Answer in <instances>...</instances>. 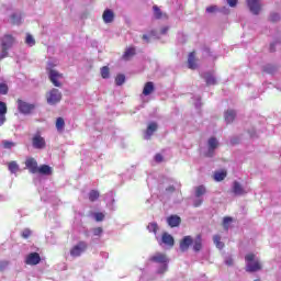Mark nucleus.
Here are the masks:
<instances>
[{
  "instance_id": "nucleus-58",
  "label": "nucleus",
  "mask_w": 281,
  "mask_h": 281,
  "mask_svg": "<svg viewBox=\"0 0 281 281\" xmlns=\"http://www.w3.org/2000/svg\"><path fill=\"white\" fill-rule=\"evenodd\" d=\"M168 30L169 27L168 26H164L161 30H160V34H168Z\"/></svg>"
},
{
  "instance_id": "nucleus-21",
  "label": "nucleus",
  "mask_w": 281,
  "mask_h": 281,
  "mask_svg": "<svg viewBox=\"0 0 281 281\" xmlns=\"http://www.w3.org/2000/svg\"><path fill=\"white\" fill-rule=\"evenodd\" d=\"M102 16L104 23H113V20L115 19V13H113V10L111 9H105Z\"/></svg>"
},
{
  "instance_id": "nucleus-9",
  "label": "nucleus",
  "mask_w": 281,
  "mask_h": 281,
  "mask_svg": "<svg viewBox=\"0 0 281 281\" xmlns=\"http://www.w3.org/2000/svg\"><path fill=\"white\" fill-rule=\"evenodd\" d=\"M25 168L29 170L31 175L38 173V161L35 160L34 157H29L25 160Z\"/></svg>"
},
{
  "instance_id": "nucleus-42",
  "label": "nucleus",
  "mask_w": 281,
  "mask_h": 281,
  "mask_svg": "<svg viewBox=\"0 0 281 281\" xmlns=\"http://www.w3.org/2000/svg\"><path fill=\"white\" fill-rule=\"evenodd\" d=\"M153 10L155 19H161V16H164V13L161 12V9H159V7L154 5Z\"/></svg>"
},
{
  "instance_id": "nucleus-3",
  "label": "nucleus",
  "mask_w": 281,
  "mask_h": 281,
  "mask_svg": "<svg viewBox=\"0 0 281 281\" xmlns=\"http://www.w3.org/2000/svg\"><path fill=\"white\" fill-rule=\"evenodd\" d=\"M87 249H89V243L80 240L70 249V256L72 258H80V256H82Z\"/></svg>"
},
{
  "instance_id": "nucleus-28",
  "label": "nucleus",
  "mask_w": 281,
  "mask_h": 281,
  "mask_svg": "<svg viewBox=\"0 0 281 281\" xmlns=\"http://www.w3.org/2000/svg\"><path fill=\"white\" fill-rule=\"evenodd\" d=\"M135 54H136L135 48L134 47H128V48L125 49L122 58H123V60H130V59L133 58V56H135Z\"/></svg>"
},
{
  "instance_id": "nucleus-60",
  "label": "nucleus",
  "mask_w": 281,
  "mask_h": 281,
  "mask_svg": "<svg viewBox=\"0 0 281 281\" xmlns=\"http://www.w3.org/2000/svg\"><path fill=\"white\" fill-rule=\"evenodd\" d=\"M8 267V262H0V269H5Z\"/></svg>"
},
{
  "instance_id": "nucleus-55",
  "label": "nucleus",
  "mask_w": 281,
  "mask_h": 281,
  "mask_svg": "<svg viewBox=\"0 0 281 281\" xmlns=\"http://www.w3.org/2000/svg\"><path fill=\"white\" fill-rule=\"evenodd\" d=\"M108 207H110L111 210H115V199H112V200L108 203Z\"/></svg>"
},
{
  "instance_id": "nucleus-53",
  "label": "nucleus",
  "mask_w": 281,
  "mask_h": 281,
  "mask_svg": "<svg viewBox=\"0 0 281 281\" xmlns=\"http://www.w3.org/2000/svg\"><path fill=\"white\" fill-rule=\"evenodd\" d=\"M226 1L231 8H236V5L238 4V0H226Z\"/></svg>"
},
{
  "instance_id": "nucleus-15",
  "label": "nucleus",
  "mask_w": 281,
  "mask_h": 281,
  "mask_svg": "<svg viewBox=\"0 0 281 281\" xmlns=\"http://www.w3.org/2000/svg\"><path fill=\"white\" fill-rule=\"evenodd\" d=\"M251 14H260V0H247Z\"/></svg>"
},
{
  "instance_id": "nucleus-63",
  "label": "nucleus",
  "mask_w": 281,
  "mask_h": 281,
  "mask_svg": "<svg viewBox=\"0 0 281 281\" xmlns=\"http://www.w3.org/2000/svg\"><path fill=\"white\" fill-rule=\"evenodd\" d=\"M255 281H260L259 279H256Z\"/></svg>"
},
{
  "instance_id": "nucleus-20",
  "label": "nucleus",
  "mask_w": 281,
  "mask_h": 281,
  "mask_svg": "<svg viewBox=\"0 0 281 281\" xmlns=\"http://www.w3.org/2000/svg\"><path fill=\"white\" fill-rule=\"evenodd\" d=\"M201 77L205 80L206 85L210 87L216 85V77L210 71L201 74Z\"/></svg>"
},
{
  "instance_id": "nucleus-18",
  "label": "nucleus",
  "mask_w": 281,
  "mask_h": 281,
  "mask_svg": "<svg viewBox=\"0 0 281 281\" xmlns=\"http://www.w3.org/2000/svg\"><path fill=\"white\" fill-rule=\"evenodd\" d=\"M169 227H179L181 225V217L179 215H170L167 217Z\"/></svg>"
},
{
  "instance_id": "nucleus-43",
  "label": "nucleus",
  "mask_w": 281,
  "mask_h": 281,
  "mask_svg": "<svg viewBox=\"0 0 281 281\" xmlns=\"http://www.w3.org/2000/svg\"><path fill=\"white\" fill-rule=\"evenodd\" d=\"M234 221V218L226 216L223 218V227L224 229L227 232V229H229V223H232Z\"/></svg>"
},
{
  "instance_id": "nucleus-26",
  "label": "nucleus",
  "mask_w": 281,
  "mask_h": 281,
  "mask_svg": "<svg viewBox=\"0 0 281 281\" xmlns=\"http://www.w3.org/2000/svg\"><path fill=\"white\" fill-rule=\"evenodd\" d=\"M147 229L150 234H154L156 237V240H159V236H157V232L159 231V225L157 224V222H150L147 225Z\"/></svg>"
},
{
  "instance_id": "nucleus-7",
  "label": "nucleus",
  "mask_w": 281,
  "mask_h": 281,
  "mask_svg": "<svg viewBox=\"0 0 281 281\" xmlns=\"http://www.w3.org/2000/svg\"><path fill=\"white\" fill-rule=\"evenodd\" d=\"M32 146L35 150H43L47 146V143L45 142V138L41 136V133H36L32 137Z\"/></svg>"
},
{
  "instance_id": "nucleus-11",
  "label": "nucleus",
  "mask_w": 281,
  "mask_h": 281,
  "mask_svg": "<svg viewBox=\"0 0 281 281\" xmlns=\"http://www.w3.org/2000/svg\"><path fill=\"white\" fill-rule=\"evenodd\" d=\"M14 43H16V40H14V36L10 35V34H5L1 38L2 49H12V46L14 45Z\"/></svg>"
},
{
  "instance_id": "nucleus-52",
  "label": "nucleus",
  "mask_w": 281,
  "mask_h": 281,
  "mask_svg": "<svg viewBox=\"0 0 281 281\" xmlns=\"http://www.w3.org/2000/svg\"><path fill=\"white\" fill-rule=\"evenodd\" d=\"M203 56H214V55H212V50L210 49V47H204Z\"/></svg>"
},
{
  "instance_id": "nucleus-10",
  "label": "nucleus",
  "mask_w": 281,
  "mask_h": 281,
  "mask_svg": "<svg viewBox=\"0 0 281 281\" xmlns=\"http://www.w3.org/2000/svg\"><path fill=\"white\" fill-rule=\"evenodd\" d=\"M24 262L30 267H36V265H41V255L38 252H30L25 257Z\"/></svg>"
},
{
  "instance_id": "nucleus-36",
  "label": "nucleus",
  "mask_w": 281,
  "mask_h": 281,
  "mask_svg": "<svg viewBox=\"0 0 281 281\" xmlns=\"http://www.w3.org/2000/svg\"><path fill=\"white\" fill-rule=\"evenodd\" d=\"M263 71L266 74H276V71H278V68L274 65L267 64L266 66H263Z\"/></svg>"
},
{
  "instance_id": "nucleus-30",
  "label": "nucleus",
  "mask_w": 281,
  "mask_h": 281,
  "mask_svg": "<svg viewBox=\"0 0 281 281\" xmlns=\"http://www.w3.org/2000/svg\"><path fill=\"white\" fill-rule=\"evenodd\" d=\"M194 192L195 198H203V194L207 192V189L205 188V186L201 184L195 187Z\"/></svg>"
},
{
  "instance_id": "nucleus-19",
  "label": "nucleus",
  "mask_w": 281,
  "mask_h": 281,
  "mask_svg": "<svg viewBox=\"0 0 281 281\" xmlns=\"http://www.w3.org/2000/svg\"><path fill=\"white\" fill-rule=\"evenodd\" d=\"M214 12H222L223 14H229V9L224 7L218 9L216 5H211L206 8V14H214Z\"/></svg>"
},
{
  "instance_id": "nucleus-2",
  "label": "nucleus",
  "mask_w": 281,
  "mask_h": 281,
  "mask_svg": "<svg viewBox=\"0 0 281 281\" xmlns=\"http://www.w3.org/2000/svg\"><path fill=\"white\" fill-rule=\"evenodd\" d=\"M246 260V271L248 273H256V271H260L262 266L260 265V260L254 254H248L245 257Z\"/></svg>"
},
{
  "instance_id": "nucleus-14",
  "label": "nucleus",
  "mask_w": 281,
  "mask_h": 281,
  "mask_svg": "<svg viewBox=\"0 0 281 281\" xmlns=\"http://www.w3.org/2000/svg\"><path fill=\"white\" fill-rule=\"evenodd\" d=\"M48 78L54 87H60L58 78H63V75H60L58 71H56L55 69H49Z\"/></svg>"
},
{
  "instance_id": "nucleus-25",
  "label": "nucleus",
  "mask_w": 281,
  "mask_h": 281,
  "mask_svg": "<svg viewBox=\"0 0 281 281\" xmlns=\"http://www.w3.org/2000/svg\"><path fill=\"white\" fill-rule=\"evenodd\" d=\"M233 193L236 196H240L241 194H245V189H243V186H240V182L238 181L233 182Z\"/></svg>"
},
{
  "instance_id": "nucleus-34",
  "label": "nucleus",
  "mask_w": 281,
  "mask_h": 281,
  "mask_svg": "<svg viewBox=\"0 0 281 281\" xmlns=\"http://www.w3.org/2000/svg\"><path fill=\"white\" fill-rule=\"evenodd\" d=\"M213 241H214V245L217 247V249H223L225 247V244L221 241V235H214Z\"/></svg>"
},
{
  "instance_id": "nucleus-41",
  "label": "nucleus",
  "mask_w": 281,
  "mask_h": 281,
  "mask_svg": "<svg viewBox=\"0 0 281 281\" xmlns=\"http://www.w3.org/2000/svg\"><path fill=\"white\" fill-rule=\"evenodd\" d=\"M92 218H94V221H97V223H102V221H104V213H102V212L93 213Z\"/></svg>"
},
{
  "instance_id": "nucleus-17",
  "label": "nucleus",
  "mask_w": 281,
  "mask_h": 281,
  "mask_svg": "<svg viewBox=\"0 0 281 281\" xmlns=\"http://www.w3.org/2000/svg\"><path fill=\"white\" fill-rule=\"evenodd\" d=\"M8 113V105L5 104V102L0 101V126H3V124H5V121L8 120L5 117Z\"/></svg>"
},
{
  "instance_id": "nucleus-33",
  "label": "nucleus",
  "mask_w": 281,
  "mask_h": 281,
  "mask_svg": "<svg viewBox=\"0 0 281 281\" xmlns=\"http://www.w3.org/2000/svg\"><path fill=\"white\" fill-rule=\"evenodd\" d=\"M225 177H227V172L225 171H216L214 173V180L217 182L224 181Z\"/></svg>"
},
{
  "instance_id": "nucleus-13",
  "label": "nucleus",
  "mask_w": 281,
  "mask_h": 281,
  "mask_svg": "<svg viewBox=\"0 0 281 281\" xmlns=\"http://www.w3.org/2000/svg\"><path fill=\"white\" fill-rule=\"evenodd\" d=\"M193 243L192 236H184L180 241V250L183 252L188 251Z\"/></svg>"
},
{
  "instance_id": "nucleus-39",
  "label": "nucleus",
  "mask_w": 281,
  "mask_h": 281,
  "mask_svg": "<svg viewBox=\"0 0 281 281\" xmlns=\"http://www.w3.org/2000/svg\"><path fill=\"white\" fill-rule=\"evenodd\" d=\"M115 82H116L117 87H122V85H124V82H126V76L117 75L115 78Z\"/></svg>"
},
{
  "instance_id": "nucleus-31",
  "label": "nucleus",
  "mask_w": 281,
  "mask_h": 281,
  "mask_svg": "<svg viewBox=\"0 0 281 281\" xmlns=\"http://www.w3.org/2000/svg\"><path fill=\"white\" fill-rule=\"evenodd\" d=\"M203 248V244L201 243V235H198L193 241V251L198 252L201 251Z\"/></svg>"
},
{
  "instance_id": "nucleus-16",
  "label": "nucleus",
  "mask_w": 281,
  "mask_h": 281,
  "mask_svg": "<svg viewBox=\"0 0 281 281\" xmlns=\"http://www.w3.org/2000/svg\"><path fill=\"white\" fill-rule=\"evenodd\" d=\"M158 243H162V245H167L168 247H175V237L168 233H164L160 241Z\"/></svg>"
},
{
  "instance_id": "nucleus-24",
  "label": "nucleus",
  "mask_w": 281,
  "mask_h": 281,
  "mask_svg": "<svg viewBox=\"0 0 281 281\" xmlns=\"http://www.w3.org/2000/svg\"><path fill=\"white\" fill-rule=\"evenodd\" d=\"M37 173L49 177V175H52V167H49V165H41L40 167H37Z\"/></svg>"
},
{
  "instance_id": "nucleus-32",
  "label": "nucleus",
  "mask_w": 281,
  "mask_h": 281,
  "mask_svg": "<svg viewBox=\"0 0 281 281\" xmlns=\"http://www.w3.org/2000/svg\"><path fill=\"white\" fill-rule=\"evenodd\" d=\"M189 69H196V63L194 61V53H190L188 57Z\"/></svg>"
},
{
  "instance_id": "nucleus-27",
  "label": "nucleus",
  "mask_w": 281,
  "mask_h": 281,
  "mask_svg": "<svg viewBox=\"0 0 281 281\" xmlns=\"http://www.w3.org/2000/svg\"><path fill=\"white\" fill-rule=\"evenodd\" d=\"M153 91H155V83L153 81L146 82L143 89V95H150Z\"/></svg>"
},
{
  "instance_id": "nucleus-8",
  "label": "nucleus",
  "mask_w": 281,
  "mask_h": 281,
  "mask_svg": "<svg viewBox=\"0 0 281 281\" xmlns=\"http://www.w3.org/2000/svg\"><path fill=\"white\" fill-rule=\"evenodd\" d=\"M216 148H218V139H216V137L209 138L207 150L204 153L205 157H209V158L214 157V153H216Z\"/></svg>"
},
{
  "instance_id": "nucleus-61",
  "label": "nucleus",
  "mask_w": 281,
  "mask_h": 281,
  "mask_svg": "<svg viewBox=\"0 0 281 281\" xmlns=\"http://www.w3.org/2000/svg\"><path fill=\"white\" fill-rule=\"evenodd\" d=\"M143 41L148 42V35H143Z\"/></svg>"
},
{
  "instance_id": "nucleus-22",
  "label": "nucleus",
  "mask_w": 281,
  "mask_h": 281,
  "mask_svg": "<svg viewBox=\"0 0 281 281\" xmlns=\"http://www.w3.org/2000/svg\"><path fill=\"white\" fill-rule=\"evenodd\" d=\"M21 21H23V15L21 12H13L10 16V22L12 25H21Z\"/></svg>"
},
{
  "instance_id": "nucleus-23",
  "label": "nucleus",
  "mask_w": 281,
  "mask_h": 281,
  "mask_svg": "<svg viewBox=\"0 0 281 281\" xmlns=\"http://www.w3.org/2000/svg\"><path fill=\"white\" fill-rule=\"evenodd\" d=\"M224 119L226 124H232L234 120H236V111L235 110H227L224 114Z\"/></svg>"
},
{
  "instance_id": "nucleus-4",
  "label": "nucleus",
  "mask_w": 281,
  "mask_h": 281,
  "mask_svg": "<svg viewBox=\"0 0 281 281\" xmlns=\"http://www.w3.org/2000/svg\"><path fill=\"white\" fill-rule=\"evenodd\" d=\"M167 183L168 184L165 187V191L162 193L164 199H170V196L181 188V183L172 179L167 180Z\"/></svg>"
},
{
  "instance_id": "nucleus-12",
  "label": "nucleus",
  "mask_w": 281,
  "mask_h": 281,
  "mask_svg": "<svg viewBox=\"0 0 281 281\" xmlns=\"http://www.w3.org/2000/svg\"><path fill=\"white\" fill-rule=\"evenodd\" d=\"M158 128H159V125L157 124V122L148 123L147 130L145 131V134H144V139L146 140L150 139L153 135H155Z\"/></svg>"
},
{
  "instance_id": "nucleus-1",
  "label": "nucleus",
  "mask_w": 281,
  "mask_h": 281,
  "mask_svg": "<svg viewBox=\"0 0 281 281\" xmlns=\"http://www.w3.org/2000/svg\"><path fill=\"white\" fill-rule=\"evenodd\" d=\"M150 262H155L156 265H160L157 269L158 274L166 273L168 271V257L161 252H156L154 256L149 258Z\"/></svg>"
},
{
  "instance_id": "nucleus-35",
  "label": "nucleus",
  "mask_w": 281,
  "mask_h": 281,
  "mask_svg": "<svg viewBox=\"0 0 281 281\" xmlns=\"http://www.w3.org/2000/svg\"><path fill=\"white\" fill-rule=\"evenodd\" d=\"M98 199H100V192H98V190H91L89 192V201H91L92 203L98 201Z\"/></svg>"
},
{
  "instance_id": "nucleus-37",
  "label": "nucleus",
  "mask_w": 281,
  "mask_h": 281,
  "mask_svg": "<svg viewBox=\"0 0 281 281\" xmlns=\"http://www.w3.org/2000/svg\"><path fill=\"white\" fill-rule=\"evenodd\" d=\"M56 128L57 131H65V119L64 117H58L56 120Z\"/></svg>"
},
{
  "instance_id": "nucleus-62",
  "label": "nucleus",
  "mask_w": 281,
  "mask_h": 281,
  "mask_svg": "<svg viewBox=\"0 0 281 281\" xmlns=\"http://www.w3.org/2000/svg\"><path fill=\"white\" fill-rule=\"evenodd\" d=\"M150 201H151V200H150V199H148V200L146 201V203H150Z\"/></svg>"
},
{
  "instance_id": "nucleus-51",
  "label": "nucleus",
  "mask_w": 281,
  "mask_h": 281,
  "mask_svg": "<svg viewBox=\"0 0 281 281\" xmlns=\"http://www.w3.org/2000/svg\"><path fill=\"white\" fill-rule=\"evenodd\" d=\"M194 106L195 109H201V97H194Z\"/></svg>"
},
{
  "instance_id": "nucleus-47",
  "label": "nucleus",
  "mask_w": 281,
  "mask_h": 281,
  "mask_svg": "<svg viewBox=\"0 0 281 281\" xmlns=\"http://www.w3.org/2000/svg\"><path fill=\"white\" fill-rule=\"evenodd\" d=\"M21 236L22 238H29L30 236H32V231H30V228H25L24 231H22Z\"/></svg>"
},
{
  "instance_id": "nucleus-5",
  "label": "nucleus",
  "mask_w": 281,
  "mask_h": 281,
  "mask_svg": "<svg viewBox=\"0 0 281 281\" xmlns=\"http://www.w3.org/2000/svg\"><path fill=\"white\" fill-rule=\"evenodd\" d=\"M18 109L19 112L23 115H30L36 109V105L34 103H27L21 99L18 100Z\"/></svg>"
},
{
  "instance_id": "nucleus-45",
  "label": "nucleus",
  "mask_w": 281,
  "mask_h": 281,
  "mask_svg": "<svg viewBox=\"0 0 281 281\" xmlns=\"http://www.w3.org/2000/svg\"><path fill=\"white\" fill-rule=\"evenodd\" d=\"M0 95H8V85L0 83Z\"/></svg>"
},
{
  "instance_id": "nucleus-38",
  "label": "nucleus",
  "mask_w": 281,
  "mask_h": 281,
  "mask_svg": "<svg viewBox=\"0 0 281 281\" xmlns=\"http://www.w3.org/2000/svg\"><path fill=\"white\" fill-rule=\"evenodd\" d=\"M25 43L29 45V47H34V45H36V40H34L32 34H26Z\"/></svg>"
},
{
  "instance_id": "nucleus-49",
  "label": "nucleus",
  "mask_w": 281,
  "mask_h": 281,
  "mask_svg": "<svg viewBox=\"0 0 281 281\" xmlns=\"http://www.w3.org/2000/svg\"><path fill=\"white\" fill-rule=\"evenodd\" d=\"M104 231L102 229V227H97V228H93L92 229V234H93V236H102V233H103Z\"/></svg>"
},
{
  "instance_id": "nucleus-57",
  "label": "nucleus",
  "mask_w": 281,
  "mask_h": 281,
  "mask_svg": "<svg viewBox=\"0 0 281 281\" xmlns=\"http://www.w3.org/2000/svg\"><path fill=\"white\" fill-rule=\"evenodd\" d=\"M100 256H101V258H103L104 260H108V258H109V252L101 251V252H100Z\"/></svg>"
},
{
  "instance_id": "nucleus-44",
  "label": "nucleus",
  "mask_w": 281,
  "mask_h": 281,
  "mask_svg": "<svg viewBox=\"0 0 281 281\" xmlns=\"http://www.w3.org/2000/svg\"><path fill=\"white\" fill-rule=\"evenodd\" d=\"M110 76V71H109V66H103L101 68V77L106 80V78H109Z\"/></svg>"
},
{
  "instance_id": "nucleus-50",
  "label": "nucleus",
  "mask_w": 281,
  "mask_h": 281,
  "mask_svg": "<svg viewBox=\"0 0 281 281\" xmlns=\"http://www.w3.org/2000/svg\"><path fill=\"white\" fill-rule=\"evenodd\" d=\"M154 160L156 164H161V161H164V156L161 154H156Z\"/></svg>"
},
{
  "instance_id": "nucleus-48",
  "label": "nucleus",
  "mask_w": 281,
  "mask_h": 281,
  "mask_svg": "<svg viewBox=\"0 0 281 281\" xmlns=\"http://www.w3.org/2000/svg\"><path fill=\"white\" fill-rule=\"evenodd\" d=\"M270 21H272V23H276V22L280 21V14L279 13H271L270 14Z\"/></svg>"
},
{
  "instance_id": "nucleus-6",
  "label": "nucleus",
  "mask_w": 281,
  "mask_h": 281,
  "mask_svg": "<svg viewBox=\"0 0 281 281\" xmlns=\"http://www.w3.org/2000/svg\"><path fill=\"white\" fill-rule=\"evenodd\" d=\"M63 100V93L59 92L58 89H53L49 91L47 95V104H50V106H54V104H58Z\"/></svg>"
},
{
  "instance_id": "nucleus-59",
  "label": "nucleus",
  "mask_w": 281,
  "mask_h": 281,
  "mask_svg": "<svg viewBox=\"0 0 281 281\" xmlns=\"http://www.w3.org/2000/svg\"><path fill=\"white\" fill-rule=\"evenodd\" d=\"M270 52L271 53L276 52V43L270 44Z\"/></svg>"
},
{
  "instance_id": "nucleus-54",
  "label": "nucleus",
  "mask_w": 281,
  "mask_h": 281,
  "mask_svg": "<svg viewBox=\"0 0 281 281\" xmlns=\"http://www.w3.org/2000/svg\"><path fill=\"white\" fill-rule=\"evenodd\" d=\"M225 265H227V267H232V265H234V259H232V257H227L225 259Z\"/></svg>"
},
{
  "instance_id": "nucleus-40",
  "label": "nucleus",
  "mask_w": 281,
  "mask_h": 281,
  "mask_svg": "<svg viewBox=\"0 0 281 281\" xmlns=\"http://www.w3.org/2000/svg\"><path fill=\"white\" fill-rule=\"evenodd\" d=\"M14 146H16V144H14L12 140H2V147L7 150L14 148Z\"/></svg>"
},
{
  "instance_id": "nucleus-29",
  "label": "nucleus",
  "mask_w": 281,
  "mask_h": 281,
  "mask_svg": "<svg viewBox=\"0 0 281 281\" xmlns=\"http://www.w3.org/2000/svg\"><path fill=\"white\" fill-rule=\"evenodd\" d=\"M8 169L11 172V175H16V172L21 170V168L19 167V164L14 160L8 164Z\"/></svg>"
},
{
  "instance_id": "nucleus-56",
  "label": "nucleus",
  "mask_w": 281,
  "mask_h": 281,
  "mask_svg": "<svg viewBox=\"0 0 281 281\" xmlns=\"http://www.w3.org/2000/svg\"><path fill=\"white\" fill-rule=\"evenodd\" d=\"M8 50H9V49L2 48V52H1V54H0V58H5V57H8Z\"/></svg>"
},
{
  "instance_id": "nucleus-46",
  "label": "nucleus",
  "mask_w": 281,
  "mask_h": 281,
  "mask_svg": "<svg viewBox=\"0 0 281 281\" xmlns=\"http://www.w3.org/2000/svg\"><path fill=\"white\" fill-rule=\"evenodd\" d=\"M203 205V198H196L193 200V207H201Z\"/></svg>"
}]
</instances>
